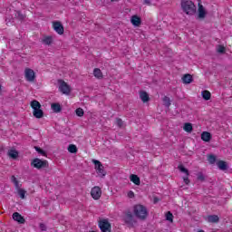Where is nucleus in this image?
Wrapping results in <instances>:
<instances>
[{
	"mask_svg": "<svg viewBox=\"0 0 232 232\" xmlns=\"http://www.w3.org/2000/svg\"><path fill=\"white\" fill-rule=\"evenodd\" d=\"M181 8L187 15H195L197 14V6L191 0H182Z\"/></svg>",
	"mask_w": 232,
	"mask_h": 232,
	"instance_id": "nucleus-1",
	"label": "nucleus"
},
{
	"mask_svg": "<svg viewBox=\"0 0 232 232\" xmlns=\"http://www.w3.org/2000/svg\"><path fill=\"white\" fill-rule=\"evenodd\" d=\"M133 213L140 220H146L148 218V208L143 205H136L133 208Z\"/></svg>",
	"mask_w": 232,
	"mask_h": 232,
	"instance_id": "nucleus-2",
	"label": "nucleus"
},
{
	"mask_svg": "<svg viewBox=\"0 0 232 232\" xmlns=\"http://www.w3.org/2000/svg\"><path fill=\"white\" fill-rule=\"evenodd\" d=\"M31 166H33V168H35L36 169H43L44 168H48V161L43 160L39 158H35L32 160Z\"/></svg>",
	"mask_w": 232,
	"mask_h": 232,
	"instance_id": "nucleus-3",
	"label": "nucleus"
},
{
	"mask_svg": "<svg viewBox=\"0 0 232 232\" xmlns=\"http://www.w3.org/2000/svg\"><path fill=\"white\" fill-rule=\"evenodd\" d=\"M92 164H94V168L96 169V173L101 177L102 179L106 177V170H104V166L101 161L97 160H92Z\"/></svg>",
	"mask_w": 232,
	"mask_h": 232,
	"instance_id": "nucleus-4",
	"label": "nucleus"
},
{
	"mask_svg": "<svg viewBox=\"0 0 232 232\" xmlns=\"http://www.w3.org/2000/svg\"><path fill=\"white\" fill-rule=\"evenodd\" d=\"M123 220L129 227H133L135 224H137V219H135V216L131 213V211H128L125 213Z\"/></svg>",
	"mask_w": 232,
	"mask_h": 232,
	"instance_id": "nucleus-5",
	"label": "nucleus"
},
{
	"mask_svg": "<svg viewBox=\"0 0 232 232\" xmlns=\"http://www.w3.org/2000/svg\"><path fill=\"white\" fill-rule=\"evenodd\" d=\"M59 84V90L62 92V93H64L65 95H69V93L72 92V89L70 88V85L64 82V80H58Z\"/></svg>",
	"mask_w": 232,
	"mask_h": 232,
	"instance_id": "nucleus-6",
	"label": "nucleus"
},
{
	"mask_svg": "<svg viewBox=\"0 0 232 232\" xmlns=\"http://www.w3.org/2000/svg\"><path fill=\"white\" fill-rule=\"evenodd\" d=\"M99 227L102 232H111V224L108 219H102L99 221Z\"/></svg>",
	"mask_w": 232,
	"mask_h": 232,
	"instance_id": "nucleus-7",
	"label": "nucleus"
},
{
	"mask_svg": "<svg viewBox=\"0 0 232 232\" xmlns=\"http://www.w3.org/2000/svg\"><path fill=\"white\" fill-rule=\"evenodd\" d=\"M25 79L28 82H34L35 81V72L30 68H26L24 71Z\"/></svg>",
	"mask_w": 232,
	"mask_h": 232,
	"instance_id": "nucleus-8",
	"label": "nucleus"
},
{
	"mask_svg": "<svg viewBox=\"0 0 232 232\" xmlns=\"http://www.w3.org/2000/svg\"><path fill=\"white\" fill-rule=\"evenodd\" d=\"M91 195L94 200H99L101 198V195H102V190L96 186L92 188Z\"/></svg>",
	"mask_w": 232,
	"mask_h": 232,
	"instance_id": "nucleus-9",
	"label": "nucleus"
},
{
	"mask_svg": "<svg viewBox=\"0 0 232 232\" xmlns=\"http://www.w3.org/2000/svg\"><path fill=\"white\" fill-rule=\"evenodd\" d=\"M53 27L59 35H63V34H64V26H63V24H61V22H53Z\"/></svg>",
	"mask_w": 232,
	"mask_h": 232,
	"instance_id": "nucleus-10",
	"label": "nucleus"
},
{
	"mask_svg": "<svg viewBox=\"0 0 232 232\" xmlns=\"http://www.w3.org/2000/svg\"><path fill=\"white\" fill-rule=\"evenodd\" d=\"M130 23L133 24V26H139L140 24H142V20L140 17H139V15L134 14L130 18Z\"/></svg>",
	"mask_w": 232,
	"mask_h": 232,
	"instance_id": "nucleus-11",
	"label": "nucleus"
},
{
	"mask_svg": "<svg viewBox=\"0 0 232 232\" xmlns=\"http://www.w3.org/2000/svg\"><path fill=\"white\" fill-rule=\"evenodd\" d=\"M198 19H206V9H204V5L198 4Z\"/></svg>",
	"mask_w": 232,
	"mask_h": 232,
	"instance_id": "nucleus-12",
	"label": "nucleus"
},
{
	"mask_svg": "<svg viewBox=\"0 0 232 232\" xmlns=\"http://www.w3.org/2000/svg\"><path fill=\"white\" fill-rule=\"evenodd\" d=\"M206 220L210 224H218V222H220V218L217 215H209L207 217Z\"/></svg>",
	"mask_w": 232,
	"mask_h": 232,
	"instance_id": "nucleus-13",
	"label": "nucleus"
},
{
	"mask_svg": "<svg viewBox=\"0 0 232 232\" xmlns=\"http://www.w3.org/2000/svg\"><path fill=\"white\" fill-rule=\"evenodd\" d=\"M13 218L14 220H15V222H18L19 224H24V222H26L24 218H23V216H21V214H19L18 212H14L13 214Z\"/></svg>",
	"mask_w": 232,
	"mask_h": 232,
	"instance_id": "nucleus-14",
	"label": "nucleus"
},
{
	"mask_svg": "<svg viewBox=\"0 0 232 232\" xmlns=\"http://www.w3.org/2000/svg\"><path fill=\"white\" fill-rule=\"evenodd\" d=\"M217 166H218V169H220L221 171H227V169L229 168L227 166V162H226L224 160L218 161Z\"/></svg>",
	"mask_w": 232,
	"mask_h": 232,
	"instance_id": "nucleus-15",
	"label": "nucleus"
},
{
	"mask_svg": "<svg viewBox=\"0 0 232 232\" xmlns=\"http://www.w3.org/2000/svg\"><path fill=\"white\" fill-rule=\"evenodd\" d=\"M183 84H191L193 82V76L189 73L183 75L182 77Z\"/></svg>",
	"mask_w": 232,
	"mask_h": 232,
	"instance_id": "nucleus-16",
	"label": "nucleus"
},
{
	"mask_svg": "<svg viewBox=\"0 0 232 232\" xmlns=\"http://www.w3.org/2000/svg\"><path fill=\"white\" fill-rule=\"evenodd\" d=\"M51 109L54 113H61V111H63V107L61 106L60 103H57V102L52 103Z\"/></svg>",
	"mask_w": 232,
	"mask_h": 232,
	"instance_id": "nucleus-17",
	"label": "nucleus"
},
{
	"mask_svg": "<svg viewBox=\"0 0 232 232\" xmlns=\"http://www.w3.org/2000/svg\"><path fill=\"white\" fill-rule=\"evenodd\" d=\"M140 99H141L142 102H150V94L146 92V91L140 92Z\"/></svg>",
	"mask_w": 232,
	"mask_h": 232,
	"instance_id": "nucleus-18",
	"label": "nucleus"
},
{
	"mask_svg": "<svg viewBox=\"0 0 232 232\" xmlns=\"http://www.w3.org/2000/svg\"><path fill=\"white\" fill-rule=\"evenodd\" d=\"M211 133H209L208 131H203L201 133V140L204 141V142H209V140H211Z\"/></svg>",
	"mask_w": 232,
	"mask_h": 232,
	"instance_id": "nucleus-19",
	"label": "nucleus"
},
{
	"mask_svg": "<svg viewBox=\"0 0 232 232\" xmlns=\"http://www.w3.org/2000/svg\"><path fill=\"white\" fill-rule=\"evenodd\" d=\"M130 182H133L136 186H140V178L135 174H131L130 176Z\"/></svg>",
	"mask_w": 232,
	"mask_h": 232,
	"instance_id": "nucleus-20",
	"label": "nucleus"
},
{
	"mask_svg": "<svg viewBox=\"0 0 232 232\" xmlns=\"http://www.w3.org/2000/svg\"><path fill=\"white\" fill-rule=\"evenodd\" d=\"M33 115L35 119H43L44 117V112L41 109H36V111H33Z\"/></svg>",
	"mask_w": 232,
	"mask_h": 232,
	"instance_id": "nucleus-21",
	"label": "nucleus"
},
{
	"mask_svg": "<svg viewBox=\"0 0 232 232\" xmlns=\"http://www.w3.org/2000/svg\"><path fill=\"white\" fill-rule=\"evenodd\" d=\"M8 157H10V159H17V157H19V152L16 150H9L7 152Z\"/></svg>",
	"mask_w": 232,
	"mask_h": 232,
	"instance_id": "nucleus-22",
	"label": "nucleus"
},
{
	"mask_svg": "<svg viewBox=\"0 0 232 232\" xmlns=\"http://www.w3.org/2000/svg\"><path fill=\"white\" fill-rule=\"evenodd\" d=\"M31 108L35 111L36 110L41 109V103L37 100L31 102Z\"/></svg>",
	"mask_w": 232,
	"mask_h": 232,
	"instance_id": "nucleus-23",
	"label": "nucleus"
},
{
	"mask_svg": "<svg viewBox=\"0 0 232 232\" xmlns=\"http://www.w3.org/2000/svg\"><path fill=\"white\" fill-rule=\"evenodd\" d=\"M42 43H44V44H47L48 46H50V44H52V43H53V37H52V36H45L42 40Z\"/></svg>",
	"mask_w": 232,
	"mask_h": 232,
	"instance_id": "nucleus-24",
	"label": "nucleus"
},
{
	"mask_svg": "<svg viewBox=\"0 0 232 232\" xmlns=\"http://www.w3.org/2000/svg\"><path fill=\"white\" fill-rule=\"evenodd\" d=\"M201 95L204 99V101H209L211 99V92L209 91L205 90L201 92Z\"/></svg>",
	"mask_w": 232,
	"mask_h": 232,
	"instance_id": "nucleus-25",
	"label": "nucleus"
},
{
	"mask_svg": "<svg viewBox=\"0 0 232 232\" xmlns=\"http://www.w3.org/2000/svg\"><path fill=\"white\" fill-rule=\"evenodd\" d=\"M93 75L96 79H102V72L99 68L93 70Z\"/></svg>",
	"mask_w": 232,
	"mask_h": 232,
	"instance_id": "nucleus-26",
	"label": "nucleus"
},
{
	"mask_svg": "<svg viewBox=\"0 0 232 232\" xmlns=\"http://www.w3.org/2000/svg\"><path fill=\"white\" fill-rule=\"evenodd\" d=\"M178 169H179V171H180L181 173H185V175H186L187 177H189V170H188V169H186V168L184 167V165H182V164L179 165V166H178Z\"/></svg>",
	"mask_w": 232,
	"mask_h": 232,
	"instance_id": "nucleus-27",
	"label": "nucleus"
},
{
	"mask_svg": "<svg viewBox=\"0 0 232 232\" xmlns=\"http://www.w3.org/2000/svg\"><path fill=\"white\" fill-rule=\"evenodd\" d=\"M183 130H185L187 133H191L193 131V125L191 123H185Z\"/></svg>",
	"mask_w": 232,
	"mask_h": 232,
	"instance_id": "nucleus-28",
	"label": "nucleus"
},
{
	"mask_svg": "<svg viewBox=\"0 0 232 232\" xmlns=\"http://www.w3.org/2000/svg\"><path fill=\"white\" fill-rule=\"evenodd\" d=\"M15 17L18 18L19 21H24V19H26V15L21 13V11L16 12Z\"/></svg>",
	"mask_w": 232,
	"mask_h": 232,
	"instance_id": "nucleus-29",
	"label": "nucleus"
},
{
	"mask_svg": "<svg viewBox=\"0 0 232 232\" xmlns=\"http://www.w3.org/2000/svg\"><path fill=\"white\" fill-rule=\"evenodd\" d=\"M163 104L164 106H166V108H169V106H171V100L169 99V97L165 96L163 98Z\"/></svg>",
	"mask_w": 232,
	"mask_h": 232,
	"instance_id": "nucleus-30",
	"label": "nucleus"
},
{
	"mask_svg": "<svg viewBox=\"0 0 232 232\" xmlns=\"http://www.w3.org/2000/svg\"><path fill=\"white\" fill-rule=\"evenodd\" d=\"M208 160L209 164H215V162H217V156H215L213 154H209L208 156Z\"/></svg>",
	"mask_w": 232,
	"mask_h": 232,
	"instance_id": "nucleus-31",
	"label": "nucleus"
},
{
	"mask_svg": "<svg viewBox=\"0 0 232 232\" xmlns=\"http://www.w3.org/2000/svg\"><path fill=\"white\" fill-rule=\"evenodd\" d=\"M18 195H19L20 198H22V199L26 198V190H24L23 188H19Z\"/></svg>",
	"mask_w": 232,
	"mask_h": 232,
	"instance_id": "nucleus-32",
	"label": "nucleus"
},
{
	"mask_svg": "<svg viewBox=\"0 0 232 232\" xmlns=\"http://www.w3.org/2000/svg\"><path fill=\"white\" fill-rule=\"evenodd\" d=\"M68 151L69 153H77V146H75L74 144L69 145Z\"/></svg>",
	"mask_w": 232,
	"mask_h": 232,
	"instance_id": "nucleus-33",
	"label": "nucleus"
},
{
	"mask_svg": "<svg viewBox=\"0 0 232 232\" xmlns=\"http://www.w3.org/2000/svg\"><path fill=\"white\" fill-rule=\"evenodd\" d=\"M34 150L40 155H43L44 157H46V151L43 150V149H41L40 147L34 146Z\"/></svg>",
	"mask_w": 232,
	"mask_h": 232,
	"instance_id": "nucleus-34",
	"label": "nucleus"
},
{
	"mask_svg": "<svg viewBox=\"0 0 232 232\" xmlns=\"http://www.w3.org/2000/svg\"><path fill=\"white\" fill-rule=\"evenodd\" d=\"M166 220H168L169 222H173V214L171 213V211H168L166 213Z\"/></svg>",
	"mask_w": 232,
	"mask_h": 232,
	"instance_id": "nucleus-35",
	"label": "nucleus"
},
{
	"mask_svg": "<svg viewBox=\"0 0 232 232\" xmlns=\"http://www.w3.org/2000/svg\"><path fill=\"white\" fill-rule=\"evenodd\" d=\"M217 52L218 53H226V47H224V45H218L217 48Z\"/></svg>",
	"mask_w": 232,
	"mask_h": 232,
	"instance_id": "nucleus-36",
	"label": "nucleus"
},
{
	"mask_svg": "<svg viewBox=\"0 0 232 232\" xmlns=\"http://www.w3.org/2000/svg\"><path fill=\"white\" fill-rule=\"evenodd\" d=\"M75 112L78 117H82L84 115V110H82V108L76 109Z\"/></svg>",
	"mask_w": 232,
	"mask_h": 232,
	"instance_id": "nucleus-37",
	"label": "nucleus"
},
{
	"mask_svg": "<svg viewBox=\"0 0 232 232\" xmlns=\"http://www.w3.org/2000/svg\"><path fill=\"white\" fill-rule=\"evenodd\" d=\"M11 180L14 184L15 188H19V180H17V178H15V176H12Z\"/></svg>",
	"mask_w": 232,
	"mask_h": 232,
	"instance_id": "nucleus-38",
	"label": "nucleus"
},
{
	"mask_svg": "<svg viewBox=\"0 0 232 232\" xmlns=\"http://www.w3.org/2000/svg\"><path fill=\"white\" fill-rule=\"evenodd\" d=\"M198 180H200V182H204L206 180V178L204 177V174H202L201 172H199L198 174Z\"/></svg>",
	"mask_w": 232,
	"mask_h": 232,
	"instance_id": "nucleus-39",
	"label": "nucleus"
},
{
	"mask_svg": "<svg viewBox=\"0 0 232 232\" xmlns=\"http://www.w3.org/2000/svg\"><path fill=\"white\" fill-rule=\"evenodd\" d=\"M116 124H117V126H119V128H122V124H123L122 120L121 118H118L116 120Z\"/></svg>",
	"mask_w": 232,
	"mask_h": 232,
	"instance_id": "nucleus-40",
	"label": "nucleus"
},
{
	"mask_svg": "<svg viewBox=\"0 0 232 232\" xmlns=\"http://www.w3.org/2000/svg\"><path fill=\"white\" fill-rule=\"evenodd\" d=\"M39 227L41 231H46L47 229L46 225H44V223H40Z\"/></svg>",
	"mask_w": 232,
	"mask_h": 232,
	"instance_id": "nucleus-41",
	"label": "nucleus"
},
{
	"mask_svg": "<svg viewBox=\"0 0 232 232\" xmlns=\"http://www.w3.org/2000/svg\"><path fill=\"white\" fill-rule=\"evenodd\" d=\"M128 197H129L130 198H133V197H135V193H133V191H129Z\"/></svg>",
	"mask_w": 232,
	"mask_h": 232,
	"instance_id": "nucleus-42",
	"label": "nucleus"
},
{
	"mask_svg": "<svg viewBox=\"0 0 232 232\" xmlns=\"http://www.w3.org/2000/svg\"><path fill=\"white\" fill-rule=\"evenodd\" d=\"M144 5H148L149 6H151V0H143Z\"/></svg>",
	"mask_w": 232,
	"mask_h": 232,
	"instance_id": "nucleus-43",
	"label": "nucleus"
},
{
	"mask_svg": "<svg viewBox=\"0 0 232 232\" xmlns=\"http://www.w3.org/2000/svg\"><path fill=\"white\" fill-rule=\"evenodd\" d=\"M183 180H184L185 184H189V178H188V176L183 178Z\"/></svg>",
	"mask_w": 232,
	"mask_h": 232,
	"instance_id": "nucleus-44",
	"label": "nucleus"
},
{
	"mask_svg": "<svg viewBox=\"0 0 232 232\" xmlns=\"http://www.w3.org/2000/svg\"><path fill=\"white\" fill-rule=\"evenodd\" d=\"M160 199L159 198L155 197L154 199H153V203L157 204L158 202H160Z\"/></svg>",
	"mask_w": 232,
	"mask_h": 232,
	"instance_id": "nucleus-45",
	"label": "nucleus"
},
{
	"mask_svg": "<svg viewBox=\"0 0 232 232\" xmlns=\"http://www.w3.org/2000/svg\"><path fill=\"white\" fill-rule=\"evenodd\" d=\"M3 151H5V147L1 146L0 147V155H1V153H3Z\"/></svg>",
	"mask_w": 232,
	"mask_h": 232,
	"instance_id": "nucleus-46",
	"label": "nucleus"
},
{
	"mask_svg": "<svg viewBox=\"0 0 232 232\" xmlns=\"http://www.w3.org/2000/svg\"><path fill=\"white\" fill-rule=\"evenodd\" d=\"M114 1H119V0H111V3H114Z\"/></svg>",
	"mask_w": 232,
	"mask_h": 232,
	"instance_id": "nucleus-47",
	"label": "nucleus"
},
{
	"mask_svg": "<svg viewBox=\"0 0 232 232\" xmlns=\"http://www.w3.org/2000/svg\"><path fill=\"white\" fill-rule=\"evenodd\" d=\"M1 92H2V87H1V84H0V93H1Z\"/></svg>",
	"mask_w": 232,
	"mask_h": 232,
	"instance_id": "nucleus-48",
	"label": "nucleus"
}]
</instances>
